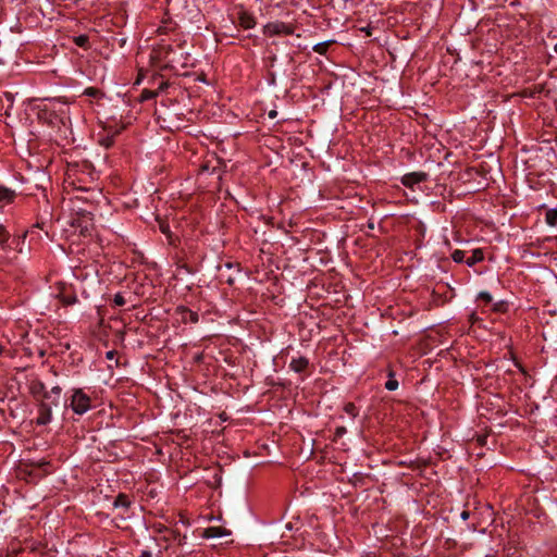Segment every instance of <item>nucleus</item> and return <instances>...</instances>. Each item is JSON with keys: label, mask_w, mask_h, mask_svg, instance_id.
<instances>
[{"label": "nucleus", "mask_w": 557, "mask_h": 557, "mask_svg": "<svg viewBox=\"0 0 557 557\" xmlns=\"http://www.w3.org/2000/svg\"><path fill=\"white\" fill-rule=\"evenodd\" d=\"M61 393L62 388L55 385L37 401L38 416L35 420L37 425H47L52 421V407H60Z\"/></svg>", "instance_id": "f257e3e1"}, {"label": "nucleus", "mask_w": 557, "mask_h": 557, "mask_svg": "<svg viewBox=\"0 0 557 557\" xmlns=\"http://www.w3.org/2000/svg\"><path fill=\"white\" fill-rule=\"evenodd\" d=\"M70 407L76 414H84L90 409L91 399L82 388H75L71 396Z\"/></svg>", "instance_id": "f03ea898"}, {"label": "nucleus", "mask_w": 557, "mask_h": 557, "mask_svg": "<svg viewBox=\"0 0 557 557\" xmlns=\"http://www.w3.org/2000/svg\"><path fill=\"white\" fill-rule=\"evenodd\" d=\"M294 30L295 29H294L293 25L281 22V21L271 22L264 26V34H267L269 36H275V35L288 36V35L294 34Z\"/></svg>", "instance_id": "7ed1b4c3"}, {"label": "nucleus", "mask_w": 557, "mask_h": 557, "mask_svg": "<svg viewBox=\"0 0 557 557\" xmlns=\"http://www.w3.org/2000/svg\"><path fill=\"white\" fill-rule=\"evenodd\" d=\"M28 392L29 394L38 401L46 391L45 384L37 377V376H30L27 381Z\"/></svg>", "instance_id": "20e7f679"}, {"label": "nucleus", "mask_w": 557, "mask_h": 557, "mask_svg": "<svg viewBox=\"0 0 557 557\" xmlns=\"http://www.w3.org/2000/svg\"><path fill=\"white\" fill-rule=\"evenodd\" d=\"M428 175L424 172H412L403 176L401 183L405 186L412 187L416 184L426 181Z\"/></svg>", "instance_id": "39448f33"}, {"label": "nucleus", "mask_w": 557, "mask_h": 557, "mask_svg": "<svg viewBox=\"0 0 557 557\" xmlns=\"http://www.w3.org/2000/svg\"><path fill=\"white\" fill-rule=\"evenodd\" d=\"M231 535V531L222 527H209L202 532L203 539H218Z\"/></svg>", "instance_id": "423d86ee"}, {"label": "nucleus", "mask_w": 557, "mask_h": 557, "mask_svg": "<svg viewBox=\"0 0 557 557\" xmlns=\"http://www.w3.org/2000/svg\"><path fill=\"white\" fill-rule=\"evenodd\" d=\"M308 366L309 360L306 357L293 358L289 362V368L297 373L304 372Z\"/></svg>", "instance_id": "0eeeda50"}, {"label": "nucleus", "mask_w": 557, "mask_h": 557, "mask_svg": "<svg viewBox=\"0 0 557 557\" xmlns=\"http://www.w3.org/2000/svg\"><path fill=\"white\" fill-rule=\"evenodd\" d=\"M15 196H16V194L14 190H12L8 187L0 186V205L1 206L13 202Z\"/></svg>", "instance_id": "6e6552de"}, {"label": "nucleus", "mask_w": 557, "mask_h": 557, "mask_svg": "<svg viewBox=\"0 0 557 557\" xmlns=\"http://www.w3.org/2000/svg\"><path fill=\"white\" fill-rule=\"evenodd\" d=\"M238 22H239V25L245 29L253 28L256 25L255 17L247 12L239 13Z\"/></svg>", "instance_id": "1a4fd4ad"}, {"label": "nucleus", "mask_w": 557, "mask_h": 557, "mask_svg": "<svg viewBox=\"0 0 557 557\" xmlns=\"http://www.w3.org/2000/svg\"><path fill=\"white\" fill-rule=\"evenodd\" d=\"M14 97L11 92H4L0 96V106L5 108V115H10V109L13 107Z\"/></svg>", "instance_id": "9d476101"}, {"label": "nucleus", "mask_w": 557, "mask_h": 557, "mask_svg": "<svg viewBox=\"0 0 557 557\" xmlns=\"http://www.w3.org/2000/svg\"><path fill=\"white\" fill-rule=\"evenodd\" d=\"M484 260V253L482 249L478 248L472 251L471 257H469L465 262L468 267H473L474 264Z\"/></svg>", "instance_id": "9b49d317"}, {"label": "nucleus", "mask_w": 557, "mask_h": 557, "mask_svg": "<svg viewBox=\"0 0 557 557\" xmlns=\"http://www.w3.org/2000/svg\"><path fill=\"white\" fill-rule=\"evenodd\" d=\"M113 506L115 508L128 509L131 506V500L127 495L121 493L115 497Z\"/></svg>", "instance_id": "f8f14e48"}, {"label": "nucleus", "mask_w": 557, "mask_h": 557, "mask_svg": "<svg viewBox=\"0 0 557 557\" xmlns=\"http://www.w3.org/2000/svg\"><path fill=\"white\" fill-rule=\"evenodd\" d=\"M10 233L3 225H0V246L3 250H8L11 248L10 244Z\"/></svg>", "instance_id": "ddd939ff"}, {"label": "nucleus", "mask_w": 557, "mask_h": 557, "mask_svg": "<svg viewBox=\"0 0 557 557\" xmlns=\"http://www.w3.org/2000/svg\"><path fill=\"white\" fill-rule=\"evenodd\" d=\"M334 44V40H325L313 46V50L319 54H325L329 47Z\"/></svg>", "instance_id": "4468645a"}, {"label": "nucleus", "mask_w": 557, "mask_h": 557, "mask_svg": "<svg viewBox=\"0 0 557 557\" xmlns=\"http://www.w3.org/2000/svg\"><path fill=\"white\" fill-rule=\"evenodd\" d=\"M73 41L76 46L88 49L89 48V37L87 35H78L73 37Z\"/></svg>", "instance_id": "2eb2a0df"}, {"label": "nucleus", "mask_w": 557, "mask_h": 557, "mask_svg": "<svg viewBox=\"0 0 557 557\" xmlns=\"http://www.w3.org/2000/svg\"><path fill=\"white\" fill-rule=\"evenodd\" d=\"M545 221L550 226L557 225V209L556 208L547 210L546 215H545Z\"/></svg>", "instance_id": "dca6fc26"}, {"label": "nucleus", "mask_w": 557, "mask_h": 557, "mask_svg": "<svg viewBox=\"0 0 557 557\" xmlns=\"http://www.w3.org/2000/svg\"><path fill=\"white\" fill-rule=\"evenodd\" d=\"M388 380L385 382V388L387 391H396L398 388V381L394 377V373L389 372Z\"/></svg>", "instance_id": "f3484780"}, {"label": "nucleus", "mask_w": 557, "mask_h": 557, "mask_svg": "<svg viewBox=\"0 0 557 557\" xmlns=\"http://www.w3.org/2000/svg\"><path fill=\"white\" fill-rule=\"evenodd\" d=\"M344 411L351 416L352 418H356L359 413L356 405L354 403H347L345 406H344Z\"/></svg>", "instance_id": "a211bd4d"}, {"label": "nucleus", "mask_w": 557, "mask_h": 557, "mask_svg": "<svg viewBox=\"0 0 557 557\" xmlns=\"http://www.w3.org/2000/svg\"><path fill=\"white\" fill-rule=\"evenodd\" d=\"M100 144L106 148H110L114 144V137L108 132L107 135L100 139Z\"/></svg>", "instance_id": "6ab92c4d"}, {"label": "nucleus", "mask_w": 557, "mask_h": 557, "mask_svg": "<svg viewBox=\"0 0 557 557\" xmlns=\"http://www.w3.org/2000/svg\"><path fill=\"white\" fill-rule=\"evenodd\" d=\"M451 259L456 262V263H461L465 261V251L463 250H460V249H456L453 253H451Z\"/></svg>", "instance_id": "aec40b11"}, {"label": "nucleus", "mask_w": 557, "mask_h": 557, "mask_svg": "<svg viewBox=\"0 0 557 557\" xmlns=\"http://www.w3.org/2000/svg\"><path fill=\"white\" fill-rule=\"evenodd\" d=\"M158 96V91L145 89L143 90L140 98L143 101L153 99Z\"/></svg>", "instance_id": "412c9836"}, {"label": "nucleus", "mask_w": 557, "mask_h": 557, "mask_svg": "<svg viewBox=\"0 0 557 557\" xmlns=\"http://www.w3.org/2000/svg\"><path fill=\"white\" fill-rule=\"evenodd\" d=\"M124 127H125L124 125L109 126V127H106L104 129L107 131V133L109 132L115 138V136H117L124 129Z\"/></svg>", "instance_id": "4be33fe9"}, {"label": "nucleus", "mask_w": 557, "mask_h": 557, "mask_svg": "<svg viewBox=\"0 0 557 557\" xmlns=\"http://www.w3.org/2000/svg\"><path fill=\"white\" fill-rule=\"evenodd\" d=\"M478 299L483 300L485 304H490L493 300L492 295L488 292H480Z\"/></svg>", "instance_id": "5701e85b"}, {"label": "nucleus", "mask_w": 557, "mask_h": 557, "mask_svg": "<svg viewBox=\"0 0 557 557\" xmlns=\"http://www.w3.org/2000/svg\"><path fill=\"white\" fill-rule=\"evenodd\" d=\"M113 302L115 306H124L125 305V298L123 297V295L121 293H117L114 295L113 297Z\"/></svg>", "instance_id": "b1692460"}, {"label": "nucleus", "mask_w": 557, "mask_h": 557, "mask_svg": "<svg viewBox=\"0 0 557 557\" xmlns=\"http://www.w3.org/2000/svg\"><path fill=\"white\" fill-rule=\"evenodd\" d=\"M506 309V302L499 301L494 304L493 310L496 312H503Z\"/></svg>", "instance_id": "393cba45"}, {"label": "nucleus", "mask_w": 557, "mask_h": 557, "mask_svg": "<svg viewBox=\"0 0 557 557\" xmlns=\"http://www.w3.org/2000/svg\"><path fill=\"white\" fill-rule=\"evenodd\" d=\"M85 95L89 96V97H97L98 94H99V90L97 88H94V87H88L85 89Z\"/></svg>", "instance_id": "a878e982"}, {"label": "nucleus", "mask_w": 557, "mask_h": 557, "mask_svg": "<svg viewBox=\"0 0 557 557\" xmlns=\"http://www.w3.org/2000/svg\"><path fill=\"white\" fill-rule=\"evenodd\" d=\"M62 301L65 305H73L76 302V297L75 296H65V297H63Z\"/></svg>", "instance_id": "bb28decb"}, {"label": "nucleus", "mask_w": 557, "mask_h": 557, "mask_svg": "<svg viewBox=\"0 0 557 557\" xmlns=\"http://www.w3.org/2000/svg\"><path fill=\"white\" fill-rule=\"evenodd\" d=\"M347 430L345 426H337L335 429V436L336 437H342L344 434H346Z\"/></svg>", "instance_id": "cd10ccee"}, {"label": "nucleus", "mask_w": 557, "mask_h": 557, "mask_svg": "<svg viewBox=\"0 0 557 557\" xmlns=\"http://www.w3.org/2000/svg\"><path fill=\"white\" fill-rule=\"evenodd\" d=\"M189 314V320L193 322V323H197L198 322V314L196 312H193L190 310H186Z\"/></svg>", "instance_id": "c85d7f7f"}, {"label": "nucleus", "mask_w": 557, "mask_h": 557, "mask_svg": "<svg viewBox=\"0 0 557 557\" xmlns=\"http://www.w3.org/2000/svg\"><path fill=\"white\" fill-rule=\"evenodd\" d=\"M169 86L168 82L162 81L156 91H163Z\"/></svg>", "instance_id": "c756f323"}, {"label": "nucleus", "mask_w": 557, "mask_h": 557, "mask_svg": "<svg viewBox=\"0 0 557 557\" xmlns=\"http://www.w3.org/2000/svg\"><path fill=\"white\" fill-rule=\"evenodd\" d=\"M115 354L116 352L114 350H110L106 354V357H107V359L112 360L114 358Z\"/></svg>", "instance_id": "7c9ffc66"}, {"label": "nucleus", "mask_w": 557, "mask_h": 557, "mask_svg": "<svg viewBox=\"0 0 557 557\" xmlns=\"http://www.w3.org/2000/svg\"><path fill=\"white\" fill-rule=\"evenodd\" d=\"M160 228H161L162 233H164V234H169V232H170L169 225L161 224Z\"/></svg>", "instance_id": "2f4dec72"}, {"label": "nucleus", "mask_w": 557, "mask_h": 557, "mask_svg": "<svg viewBox=\"0 0 557 557\" xmlns=\"http://www.w3.org/2000/svg\"><path fill=\"white\" fill-rule=\"evenodd\" d=\"M461 519L462 520H467L469 518V511H462L461 515H460Z\"/></svg>", "instance_id": "473e14b6"}, {"label": "nucleus", "mask_w": 557, "mask_h": 557, "mask_svg": "<svg viewBox=\"0 0 557 557\" xmlns=\"http://www.w3.org/2000/svg\"><path fill=\"white\" fill-rule=\"evenodd\" d=\"M141 557H151V553L145 550L141 553Z\"/></svg>", "instance_id": "72a5a7b5"}, {"label": "nucleus", "mask_w": 557, "mask_h": 557, "mask_svg": "<svg viewBox=\"0 0 557 557\" xmlns=\"http://www.w3.org/2000/svg\"><path fill=\"white\" fill-rule=\"evenodd\" d=\"M362 30H363V32H366V34H367L368 36H371V30H370V28H368V27H367V28H362Z\"/></svg>", "instance_id": "f704fd0d"}, {"label": "nucleus", "mask_w": 557, "mask_h": 557, "mask_svg": "<svg viewBox=\"0 0 557 557\" xmlns=\"http://www.w3.org/2000/svg\"><path fill=\"white\" fill-rule=\"evenodd\" d=\"M269 116H270L271 119L275 117V116H276V111H271V112L269 113Z\"/></svg>", "instance_id": "c9c22d12"}, {"label": "nucleus", "mask_w": 557, "mask_h": 557, "mask_svg": "<svg viewBox=\"0 0 557 557\" xmlns=\"http://www.w3.org/2000/svg\"><path fill=\"white\" fill-rule=\"evenodd\" d=\"M554 50L557 53V44L554 46Z\"/></svg>", "instance_id": "e433bc0d"}, {"label": "nucleus", "mask_w": 557, "mask_h": 557, "mask_svg": "<svg viewBox=\"0 0 557 557\" xmlns=\"http://www.w3.org/2000/svg\"><path fill=\"white\" fill-rule=\"evenodd\" d=\"M369 227H370V228H373V227H374L373 223H370V224H369Z\"/></svg>", "instance_id": "4c0bfd02"}]
</instances>
